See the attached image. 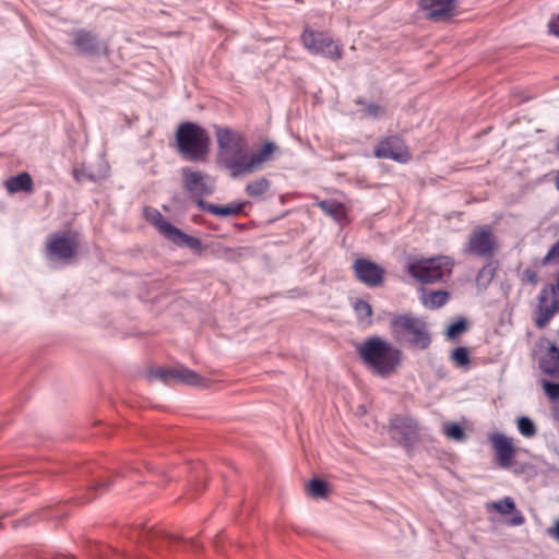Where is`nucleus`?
<instances>
[{"label": "nucleus", "instance_id": "obj_22", "mask_svg": "<svg viewBox=\"0 0 559 559\" xmlns=\"http://www.w3.org/2000/svg\"><path fill=\"white\" fill-rule=\"evenodd\" d=\"M540 369L549 376H559V347L551 344L546 355L540 359Z\"/></svg>", "mask_w": 559, "mask_h": 559}, {"label": "nucleus", "instance_id": "obj_34", "mask_svg": "<svg viewBox=\"0 0 559 559\" xmlns=\"http://www.w3.org/2000/svg\"><path fill=\"white\" fill-rule=\"evenodd\" d=\"M356 104L365 105V102L362 99L358 98V99H356ZM384 112H385L384 107H382L378 104H374V103L366 104L365 117L377 119L380 116L384 115Z\"/></svg>", "mask_w": 559, "mask_h": 559}, {"label": "nucleus", "instance_id": "obj_4", "mask_svg": "<svg viewBox=\"0 0 559 559\" xmlns=\"http://www.w3.org/2000/svg\"><path fill=\"white\" fill-rule=\"evenodd\" d=\"M451 263L445 257H437L411 263L409 274L425 284L442 281L451 272Z\"/></svg>", "mask_w": 559, "mask_h": 559}, {"label": "nucleus", "instance_id": "obj_3", "mask_svg": "<svg viewBox=\"0 0 559 559\" xmlns=\"http://www.w3.org/2000/svg\"><path fill=\"white\" fill-rule=\"evenodd\" d=\"M390 330L396 342L409 344L414 348L426 349L431 343L425 320L412 313L393 314Z\"/></svg>", "mask_w": 559, "mask_h": 559}, {"label": "nucleus", "instance_id": "obj_44", "mask_svg": "<svg viewBox=\"0 0 559 559\" xmlns=\"http://www.w3.org/2000/svg\"><path fill=\"white\" fill-rule=\"evenodd\" d=\"M185 543H186L187 545H190V546H191L192 548H194V549H199V548L201 547V546H200V544H199V542H198V540H195V539H187V540H185Z\"/></svg>", "mask_w": 559, "mask_h": 559}, {"label": "nucleus", "instance_id": "obj_42", "mask_svg": "<svg viewBox=\"0 0 559 559\" xmlns=\"http://www.w3.org/2000/svg\"><path fill=\"white\" fill-rule=\"evenodd\" d=\"M512 519L509 521L511 525L518 526L525 522L523 514L520 511L514 510Z\"/></svg>", "mask_w": 559, "mask_h": 559}, {"label": "nucleus", "instance_id": "obj_28", "mask_svg": "<svg viewBox=\"0 0 559 559\" xmlns=\"http://www.w3.org/2000/svg\"><path fill=\"white\" fill-rule=\"evenodd\" d=\"M496 271L497 266L493 262L487 263L479 270L476 276V285L480 290H485L489 286L495 277Z\"/></svg>", "mask_w": 559, "mask_h": 559}, {"label": "nucleus", "instance_id": "obj_27", "mask_svg": "<svg viewBox=\"0 0 559 559\" xmlns=\"http://www.w3.org/2000/svg\"><path fill=\"white\" fill-rule=\"evenodd\" d=\"M145 216L147 221H150L152 224L156 226L158 231L164 237H167L168 235V227H175L171 223L165 219L160 212L157 211L156 209H145Z\"/></svg>", "mask_w": 559, "mask_h": 559}, {"label": "nucleus", "instance_id": "obj_38", "mask_svg": "<svg viewBox=\"0 0 559 559\" xmlns=\"http://www.w3.org/2000/svg\"><path fill=\"white\" fill-rule=\"evenodd\" d=\"M555 261H559V240L550 247L546 255L543 258L542 265H547Z\"/></svg>", "mask_w": 559, "mask_h": 559}, {"label": "nucleus", "instance_id": "obj_16", "mask_svg": "<svg viewBox=\"0 0 559 559\" xmlns=\"http://www.w3.org/2000/svg\"><path fill=\"white\" fill-rule=\"evenodd\" d=\"M419 9L432 21H442L451 17L456 12L455 0H420Z\"/></svg>", "mask_w": 559, "mask_h": 559}, {"label": "nucleus", "instance_id": "obj_19", "mask_svg": "<svg viewBox=\"0 0 559 559\" xmlns=\"http://www.w3.org/2000/svg\"><path fill=\"white\" fill-rule=\"evenodd\" d=\"M139 539L154 550H159L164 545L170 546L181 540L177 536L167 535L162 530H155L154 527H143L139 534Z\"/></svg>", "mask_w": 559, "mask_h": 559}, {"label": "nucleus", "instance_id": "obj_9", "mask_svg": "<svg viewBox=\"0 0 559 559\" xmlns=\"http://www.w3.org/2000/svg\"><path fill=\"white\" fill-rule=\"evenodd\" d=\"M78 245L74 233L51 235L47 241L46 255L50 261H68L74 257Z\"/></svg>", "mask_w": 559, "mask_h": 559}, {"label": "nucleus", "instance_id": "obj_26", "mask_svg": "<svg viewBox=\"0 0 559 559\" xmlns=\"http://www.w3.org/2000/svg\"><path fill=\"white\" fill-rule=\"evenodd\" d=\"M318 206L333 219L341 222L345 217L344 205L334 200H323L318 203Z\"/></svg>", "mask_w": 559, "mask_h": 559}, {"label": "nucleus", "instance_id": "obj_31", "mask_svg": "<svg viewBox=\"0 0 559 559\" xmlns=\"http://www.w3.org/2000/svg\"><path fill=\"white\" fill-rule=\"evenodd\" d=\"M354 309H355L357 319L360 322L367 321L368 323H370V317L372 316V308L367 301H365L362 299H358L355 302Z\"/></svg>", "mask_w": 559, "mask_h": 559}, {"label": "nucleus", "instance_id": "obj_6", "mask_svg": "<svg viewBox=\"0 0 559 559\" xmlns=\"http://www.w3.org/2000/svg\"><path fill=\"white\" fill-rule=\"evenodd\" d=\"M301 40L305 48L312 55H320L332 60L342 58V47L324 32L307 28L301 35Z\"/></svg>", "mask_w": 559, "mask_h": 559}, {"label": "nucleus", "instance_id": "obj_32", "mask_svg": "<svg viewBox=\"0 0 559 559\" xmlns=\"http://www.w3.org/2000/svg\"><path fill=\"white\" fill-rule=\"evenodd\" d=\"M309 493L314 498H325L328 493V485L324 480L313 478L309 483Z\"/></svg>", "mask_w": 559, "mask_h": 559}, {"label": "nucleus", "instance_id": "obj_18", "mask_svg": "<svg viewBox=\"0 0 559 559\" xmlns=\"http://www.w3.org/2000/svg\"><path fill=\"white\" fill-rule=\"evenodd\" d=\"M489 441L495 450L499 465L503 468L511 466L516 451L510 438L500 432L489 435Z\"/></svg>", "mask_w": 559, "mask_h": 559}, {"label": "nucleus", "instance_id": "obj_2", "mask_svg": "<svg viewBox=\"0 0 559 559\" xmlns=\"http://www.w3.org/2000/svg\"><path fill=\"white\" fill-rule=\"evenodd\" d=\"M178 153L189 162H203L210 151L209 132L194 122H182L176 131Z\"/></svg>", "mask_w": 559, "mask_h": 559}, {"label": "nucleus", "instance_id": "obj_13", "mask_svg": "<svg viewBox=\"0 0 559 559\" xmlns=\"http://www.w3.org/2000/svg\"><path fill=\"white\" fill-rule=\"evenodd\" d=\"M373 153L378 158L392 159L399 163H407L411 159V153L406 144L397 135L382 139L374 147Z\"/></svg>", "mask_w": 559, "mask_h": 559}, {"label": "nucleus", "instance_id": "obj_41", "mask_svg": "<svg viewBox=\"0 0 559 559\" xmlns=\"http://www.w3.org/2000/svg\"><path fill=\"white\" fill-rule=\"evenodd\" d=\"M547 535L559 543V520H556L552 526L546 531Z\"/></svg>", "mask_w": 559, "mask_h": 559}, {"label": "nucleus", "instance_id": "obj_11", "mask_svg": "<svg viewBox=\"0 0 559 559\" xmlns=\"http://www.w3.org/2000/svg\"><path fill=\"white\" fill-rule=\"evenodd\" d=\"M557 289L552 284L545 285L538 295V305L535 310V324L537 328H545L559 310V301L556 297Z\"/></svg>", "mask_w": 559, "mask_h": 559}, {"label": "nucleus", "instance_id": "obj_14", "mask_svg": "<svg viewBox=\"0 0 559 559\" xmlns=\"http://www.w3.org/2000/svg\"><path fill=\"white\" fill-rule=\"evenodd\" d=\"M353 269L357 280L369 287H378L384 281V269L367 259H356Z\"/></svg>", "mask_w": 559, "mask_h": 559}, {"label": "nucleus", "instance_id": "obj_15", "mask_svg": "<svg viewBox=\"0 0 559 559\" xmlns=\"http://www.w3.org/2000/svg\"><path fill=\"white\" fill-rule=\"evenodd\" d=\"M71 44L80 53L88 56L97 55L104 48L95 33L82 28L71 32Z\"/></svg>", "mask_w": 559, "mask_h": 559}, {"label": "nucleus", "instance_id": "obj_47", "mask_svg": "<svg viewBox=\"0 0 559 559\" xmlns=\"http://www.w3.org/2000/svg\"><path fill=\"white\" fill-rule=\"evenodd\" d=\"M555 186H556L557 190L559 191V171H558V175L556 177Z\"/></svg>", "mask_w": 559, "mask_h": 559}, {"label": "nucleus", "instance_id": "obj_5", "mask_svg": "<svg viewBox=\"0 0 559 559\" xmlns=\"http://www.w3.org/2000/svg\"><path fill=\"white\" fill-rule=\"evenodd\" d=\"M182 187L190 194V198L199 206L200 200L213 194L215 191L214 179L200 170H194L191 167L181 168Z\"/></svg>", "mask_w": 559, "mask_h": 559}, {"label": "nucleus", "instance_id": "obj_40", "mask_svg": "<svg viewBox=\"0 0 559 559\" xmlns=\"http://www.w3.org/2000/svg\"><path fill=\"white\" fill-rule=\"evenodd\" d=\"M548 31L550 34L559 37V14L552 16L548 22Z\"/></svg>", "mask_w": 559, "mask_h": 559}, {"label": "nucleus", "instance_id": "obj_25", "mask_svg": "<svg viewBox=\"0 0 559 559\" xmlns=\"http://www.w3.org/2000/svg\"><path fill=\"white\" fill-rule=\"evenodd\" d=\"M449 293L447 290H432L423 295L421 302L429 309H438L447 304Z\"/></svg>", "mask_w": 559, "mask_h": 559}, {"label": "nucleus", "instance_id": "obj_43", "mask_svg": "<svg viewBox=\"0 0 559 559\" xmlns=\"http://www.w3.org/2000/svg\"><path fill=\"white\" fill-rule=\"evenodd\" d=\"M108 486H109V479L102 480V481L100 480L94 481L91 488H93V489H99V488L106 489V488H108Z\"/></svg>", "mask_w": 559, "mask_h": 559}, {"label": "nucleus", "instance_id": "obj_1", "mask_svg": "<svg viewBox=\"0 0 559 559\" xmlns=\"http://www.w3.org/2000/svg\"><path fill=\"white\" fill-rule=\"evenodd\" d=\"M356 350L361 361L382 378L394 373L401 364L402 352L379 336L366 338Z\"/></svg>", "mask_w": 559, "mask_h": 559}, {"label": "nucleus", "instance_id": "obj_10", "mask_svg": "<svg viewBox=\"0 0 559 559\" xmlns=\"http://www.w3.org/2000/svg\"><path fill=\"white\" fill-rule=\"evenodd\" d=\"M389 433L394 441L409 450L419 438V427L414 418L395 416L390 421Z\"/></svg>", "mask_w": 559, "mask_h": 559}, {"label": "nucleus", "instance_id": "obj_39", "mask_svg": "<svg viewBox=\"0 0 559 559\" xmlns=\"http://www.w3.org/2000/svg\"><path fill=\"white\" fill-rule=\"evenodd\" d=\"M543 388L551 401H559V383L545 381Z\"/></svg>", "mask_w": 559, "mask_h": 559}, {"label": "nucleus", "instance_id": "obj_21", "mask_svg": "<svg viewBox=\"0 0 559 559\" xmlns=\"http://www.w3.org/2000/svg\"><path fill=\"white\" fill-rule=\"evenodd\" d=\"M167 239L179 247H188L189 249L198 252L202 250V242L199 238L190 236L179 228L168 227Z\"/></svg>", "mask_w": 559, "mask_h": 559}, {"label": "nucleus", "instance_id": "obj_23", "mask_svg": "<svg viewBox=\"0 0 559 559\" xmlns=\"http://www.w3.org/2000/svg\"><path fill=\"white\" fill-rule=\"evenodd\" d=\"M276 148L273 142H267L258 152H251L252 174L262 168V165L270 159Z\"/></svg>", "mask_w": 559, "mask_h": 559}, {"label": "nucleus", "instance_id": "obj_8", "mask_svg": "<svg viewBox=\"0 0 559 559\" xmlns=\"http://www.w3.org/2000/svg\"><path fill=\"white\" fill-rule=\"evenodd\" d=\"M148 377L152 380H159L165 384L185 383L201 388L206 386L209 382L195 371L183 366L177 368L154 369L150 372Z\"/></svg>", "mask_w": 559, "mask_h": 559}, {"label": "nucleus", "instance_id": "obj_45", "mask_svg": "<svg viewBox=\"0 0 559 559\" xmlns=\"http://www.w3.org/2000/svg\"><path fill=\"white\" fill-rule=\"evenodd\" d=\"M73 174H74V177H75V179H76L78 181H81V180L83 179V177H84L83 171H81V170H79V169H74Z\"/></svg>", "mask_w": 559, "mask_h": 559}, {"label": "nucleus", "instance_id": "obj_36", "mask_svg": "<svg viewBox=\"0 0 559 559\" xmlns=\"http://www.w3.org/2000/svg\"><path fill=\"white\" fill-rule=\"evenodd\" d=\"M451 359L456 367H465L469 362L468 350L465 347H456L451 354Z\"/></svg>", "mask_w": 559, "mask_h": 559}, {"label": "nucleus", "instance_id": "obj_46", "mask_svg": "<svg viewBox=\"0 0 559 559\" xmlns=\"http://www.w3.org/2000/svg\"><path fill=\"white\" fill-rule=\"evenodd\" d=\"M527 280L533 283V284H536L537 282V275L535 273H527Z\"/></svg>", "mask_w": 559, "mask_h": 559}, {"label": "nucleus", "instance_id": "obj_37", "mask_svg": "<svg viewBox=\"0 0 559 559\" xmlns=\"http://www.w3.org/2000/svg\"><path fill=\"white\" fill-rule=\"evenodd\" d=\"M443 431L448 438L455 441H463L465 439V432L463 428L456 423L445 425L443 427Z\"/></svg>", "mask_w": 559, "mask_h": 559}, {"label": "nucleus", "instance_id": "obj_29", "mask_svg": "<svg viewBox=\"0 0 559 559\" xmlns=\"http://www.w3.org/2000/svg\"><path fill=\"white\" fill-rule=\"evenodd\" d=\"M270 187L271 182L266 178L261 177L248 182L246 185L245 191L249 197L258 198L264 194L270 189Z\"/></svg>", "mask_w": 559, "mask_h": 559}, {"label": "nucleus", "instance_id": "obj_35", "mask_svg": "<svg viewBox=\"0 0 559 559\" xmlns=\"http://www.w3.org/2000/svg\"><path fill=\"white\" fill-rule=\"evenodd\" d=\"M491 507L502 515L512 513L515 510V503L510 497L492 502Z\"/></svg>", "mask_w": 559, "mask_h": 559}, {"label": "nucleus", "instance_id": "obj_20", "mask_svg": "<svg viewBox=\"0 0 559 559\" xmlns=\"http://www.w3.org/2000/svg\"><path fill=\"white\" fill-rule=\"evenodd\" d=\"M247 202H231L226 205H216L204 200H200L199 207L211 213L214 216H238L243 212Z\"/></svg>", "mask_w": 559, "mask_h": 559}, {"label": "nucleus", "instance_id": "obj_7", "mask_svg": "<svg viewBox=\"0 0 559 559\" xmlns=\"http://www.w3.org/2000/svg\"><path fill=\"white\" fill-rule=\"evenodd\" d=\"M217 158L218 163L228 170L229 176L234 179L252 174L251 152L248 142Z\"/></svg>", "mask_w": 559, "mask_h": 559}, {"label": "nucleus", "instance_id": "obj_30", "mask_svg": "<svg viewBox=\"0 0 559 559\" xmlns=\"http://www.w3.org/2000/svg\"><path fill=\"white\" fill-rule=\"evenodd\" d=\"M518 429L520 433L525 438H532L537 433L534 421L525 416L518 418Z\"/></svg>", "mask_w": 559, "mask_h": 559}, {"label": "nucleus", "instance_id": "obj_17", "mask_svg": "<svg viewBox=\"0 0 559 559\" xmlns=\"http://www.w3.org/2000/svg\"><path fill=\"white\" fill-rule=\"evenodd\" d=\"M215 135L217 140V157L226 155L229 151L246 144L248 142L246 135L241 132L227 127H215Z\"/></svg>", "mask_w": 559, "mask_h": 559}, {"label": "nucleus", "instance_id": "obj_33", "mask_svg": "<svg viewBox=\"0 0 559 559\" xmlns=\"http://www.w3.org/2000/svg\"><path fill=\"white\" fill-rule=\"evenodd\" d=\"M467 330V322L463 318H459L456 321L452 322L447 329V336L451 340L463 334Z\"/></svg>", "mask_w": 559, "mask_h": 559}, {"label": "nucleus", "instance_id": "obj_24", "mask_svg": "<svg viewBox=\"0 0 559 559\" xmlns=\"http://www.w3.org/2000/svg\"><path fill=\"white\" fill-rule=\"evenodd\" d=\"M5 186L10 192L31 191L33 188V180L27 173H23L8 179Z\"/></svg>", "mask_w": 559, "mask_h": 559}, {"label": "nucleus", "instance_id": "obj_12", "mask_svg": "<svg viewBox=\"0 0 559 559\" xmlns=\"http://www.w3.org/2000/svg\"><path fill=\"white\" fill-rule=\"evenodd\" d=\"M496 251L495 235L488 227L475 228L468 237L464 252L481 258H491Z\"/></svg>", "mask_w": 559, "mask_h": 559}]
</instances>
